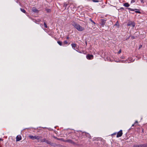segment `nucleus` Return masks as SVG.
<instances>
[{
    "instance_id": "obj_1",
    "label": "nucleus",
    "mask_w": 147,
    "mask_h": 147,
    "mask_svg": "<svg viewBox=\"0 0 147 147\" xmlns=\"http://www.w3.org/2000/svg\"><path fill=\"white\" fill-rule=\"evenodd\" d=\"M73 26L79 31H82L85 30L84 28L82 27L80 24L74 23Z\"/></svg>"
},
{
    "instance_id": "obj_2",
    "label": "nucleus",
    "mask_w": 147,
    "mask_h": 147,
    "mask_svg": "<svg viewBox=\"0 0 147 147\" xmlns=\"http://www.w3.org/2000/svg\"><path fill=\"white\" fill-rule=\"evenodd\" d=\"M29 137L30 138L33 140H34V139H37V140H38L40 138V137L37 136H29Z\"/></svg>"
},
{
    "instance_id": "obj_3",
    "label": "nucleus",
    "mask_w": 147,
    "mask_h": 147,
    "mask_svg": "<svg viewBox=\"0 0 147 147\" xmlns=\"http://www.w3.org/2000/svg\"><path fill=\"white\" fill-rule=\"evenodd\" d=\"M134 147H147V143L143 144L135 145L134 146Z\"/></svg>"
},
{
    "instance_id": "obj_4",
    "label": "nucleus",
    "mask_w": 147,
    "mask_h": 147,
    "mask_svg": "<svg viewBox=\"0 0 147 147\" xmlns=\"http://www.w3.org/2000/svg\"><path fill=\"white\" fill-rule=\"evenodd\" d=\"M127 25L128 26H132L133 28H134L135 26V24L134 22L129 21L128 22Z\"/></svg>"
},
{
    "instance_id": "obj_5",
    "label": "nucleus",
    "mask_w": 147,
    "mask_h": 147,
    "mask_svg": "<svg viewBox=\"0 0 147 147\" xmlns=\"http://www.w3.org/2000/svg\"><path fill=\"white\" fill-rule=\"evenodd\" d=\"M86 58L89 60H91L93 59L94 56L92 55L88 54L86 56Z\"/></svg>"
},
{
    "instance_id": "obj_6",
    "label": "nucleus",
    "mask_w": 147,
    "mask_h": 147,
    "mask_svg": "<svg viewBox=\"0 0 147 147\" xmlns=\"http://www.w3.org/2000/svg\"><path fill=\"white\" fill-rule=\"evenodd\" d=\"M123 134L122 131L121 130L117 133V137L119 138L121 137Z\"/></svg>"
},
{
    "instance_id": "obj_7",
    "label": "nucleus",
    "mask_w": 147,
    "mask_h": 147,
    "mask_svg": "<svg viewBox=\"0 0 147 147\" xmlns=\"http://www.w3.org/2000/svg\"><path fill=\"white\" fill-rule=\"evenodd\" d=\"M22 139V137L20 135H18L16 137V141H18L21 140Z\"/></svg>"
},
{
    "instance_id": "obj_8",
    "label": "nucleus",
    "mask_w": 147,
    "mask_h": 147,
    "mask_svg": "<svg viewBox=\"0 0 147 147\" xmlns=\"http://www.w3.org/2000/svg\"><path fill=\"white\" fill-rule=\"evenodd\" d=\"M106 23V20L104 19H102L101 20V25L103 26Z\"/></svg>"
},
{
    "instance_id": "obj_9",
    "label": "nucleus",
    "mask_w": 147,
    "mask_h": 147,
    "mask_svg": "<svg viewBox=\"0 0 147 147\" xmlns=\"http://www.w3.org/2000/svg\"><path fill=\"white\" fill-rule=\"evenodd\" d=\"M32 11L35 12H38V10L36 9V8L33 7L32 9Z\"/></svg>"
},
{
    "instance_id": "obj_10",
    "label": "nucleus",
    "mask_w": 147,
    "mask_h": 147,
    "mask_svg": "<svg viewBox=\"0 0 147 147\" xmlns=\"http://www.w3.org/2000/svg\"><path fill=\"white\" fill-rule=\"evenodd\" d=\"M123 5L125 7H128L129 6V4L127 3H126L124 4Z\"/></svg>"
},
{
    "instance_id": "obj_11",
    "label": "nucleus",
    "mask_w": 147,
    "mask_h": 147,
    "mask_svg": "<svg viewBox=\"0 0 147 147\" xmlns=\"http://www.w3.org/2000/svg\"><path fill=\"white\" fill-rule=\"evenodd\" d=\"M71 46L74 49H75L76 45L75 43H73L71 45Z\"/></svg>"
},
{
    "instance_id": "obj_12",
    "label": "nucleus",
    "mask_w": 147,
    "mask_h": 147,
    "mask_svg": "<svg viewBox=\"0 0 147 147\" xmlns=\"http://www.w3.org/2000/svg\"><path fill=\"white\" fill-rule=\"evenodd\" d=\"M20 10L22 12H23L24 13H26V11L24 9L20 8Z\"/></svg>"
},
{
    "instance_id": "obj_13",
    "label": "nucleus",
    "mask_w": 147,
    "mask_h": 147,
    "mask_svg": "<svg viewBox=\"0 0 147 147\" xmlns=\"http://www.w3.org/2000/svg\"><path fill=\"white\" fill-rule=\"evenodd\" d=\"M135 10H136L135 11V12L136 13H140V11L138 10L137 9H135Z\"/></svg>"
},
{
    "instance_id": "obj_14",
    "label": "nucleus",
    "mask_w": 147,
    "mask_h": 147,
    "mask_svg": "<svg viewBox=\"0 0 147 147\" xmlns=\"http://www.w3.org/2000/svg\"><path fill=\"white\" fill-rule=\"evenodd\" d=\"M138 123V122L137 121H136L134 123V124L132 125V126H134L135 125H136Z\"/></svg>"
},
{
    "instance_id": "obj_15",
    "label": "nucleus",
    "mask_w": 147,
    "mask_h": 147,
    "mask_svg": "<svg viewBox=\"0 0 147 147\" xmlns=\"http://www.w3.org/2000/svg\"><path fill=\"white\" fill-rule=\"evenodd\" d=\"M67 142L70 143H73V142L71 140H67Z\"/></svg>"
},
{
    "instance_id": "obj_16",
    "label": "nucleus",
    "mask_w": 147,
    "mask_h": 147,
    "mask_svg": "<svg viewBox=\"0 0 147 147\" xmlns=\"http://www.w3.org/2000/svg\"><path fill=\"white\" fill-rule=\"evenodd\" d=\"M57 43L60 45L61 46L62 45V43L61 41H57Z\"/></svg>"
},
{
    "instance_id": "obj_17",
    "label": "nucleus",
    "mask_w": 147,
    "mask_h": 147,
    "mask_svg": "<svg viewBox=\"0 0 147 147\" xmlns=\"http://www.w3.org/2000/svg\"><path fill=\"white\" fill-rule=\"evenodd\" d=\"M68 5V4H66V3H64L63 5V6L65 7V9L66 8L67 6Z\"/></svg>"
},
{
    "instance_id": "obj_18",
    "label": "nucleus",
    "mask_w": 147,
    "mask_h": 147,
    "mask_svg": "<svg viewBox=\"0 0 147 147\" xmlns=\"http://www.w3.org/2000/svg\"><path fill=\"white\" fill-rule=\"evenodd\" d=\"M127 9H128V10H129V11H134L135 10V9H131V8H127Z\"/></svg>"
},
{
    "instance_id": "obj_19",
    "label": "nucleus",
    "mask_w": 147,
    "mask_h": 147,
    "mask_svg": "<svg viewBox=\"0 0 147 147\" xmlns=\"http://www.w3.org/2000/svg\"><path fill=\"white\" fill-rule=\"evenodd\" d=\"M42 142H47V143H48V142L47 140H46L45 139H43V140H42Z\"/></svg>"
},
{
    "instance_id": "obj_20",
    "label": "nucleus",
    "mask_w": 147,
    "mask_h": 147,
    "mask_svg": "<svg viewBox=\"0 0 147 147\" xmlns=\"http://www.w3.org/2000/svg\"><path fill=\"white\" fill-rule=\"evenodd\" d=\"M92 1L94 2H98V1L97 0H92Z\"/></svg>"
},
{
    "instance_id": "obj_21",
    "label": "nucleus",
    "mask_w": 147,
    "mask_h": 147,
    "mask_svg": "<svg viewBox=\"0 0 147 147\" xmlns=\"http://www.w3.org/2000/svg\"><path fill=\"white\" fill-rule=\"evenodd\" d=\"M44 25L45 27V28H47V26L46 24L45 23H44Z\"/></svg>"
},
{
    "instance_id": "obj_22",
    "label": "nucleus",
    "mask_w": 147,
    "mask_h": 147,
    "mask_svg": "<svg viewBox=\"0 0 147 147\" xmlns=\"http://www.w3.org/2000/svg\"><path fill=\"white\" fill-rule=\"evenodd\" d=\"M64 43L65 44H67L68 43V42L66 41H65L64 42Z\"/></svg>"
},
{
    "instance_id": "obj_23",
    "label": "nucleus",
    "mask_w": 147,
    "mask_h": 147,
    "mask_svg": "<svg viewBox=\"0 0 147 147\" xmlns=\"http://www.w3.org/2000/svg\"><path fill=\"white\" fill-rule=\"evenodd\" d=\"M90 20L94 24H95V22H94L93 20H92V19H90Z\"/></svg>"
},
{
    "instance_id": "obj_24",
    "label": "nucleus",
    "mask_w": 147,
    "mask_h": 147,
    "mask_svg": "<svg viewBox=\"0 0 147 147\" xmlns=\"http://www.w3.org/2000/svg\"><path fill=\"white\" fill-rule=\"evenodd\" d=\"M121 49H120L118 51V53L120 54L121 53Z\"/></svg>"
},
{
    "instance_id": "obj_25",
    "label": "nucleus",
    "mask_w": 147,
    "mask_h": 147,
    "mask_svg": "<svg viewBox=\"0 0 147 147\" xmlns=\"http://www.w3.org/2000/svg\"><path fill=\"white\" fill-rule=\"evenodd\" d=\"M131 38H132L133 39H134L135 38V37L134 36H132L131 37Z\"/></svg>"
},
{
    "instance_id": "obj_26",
    "label": "nucleus",
    "mask_w": 147,
    "mask_h": 147,
    "mask_svg": "<svg viewBox=\"0 0 147 147\" xmlns=\"http://www.w3.org/2000/svg\"><path fill=\"white\" fill-rule=\"evenodd\" d=\"M120 9H122L124 10V8L123 7H121Z\"/></svg>"
},
{
    "instance_id": "obj_27",
    "label": "nucleus",
    "mask_w": 147,
    "mask_h": 147,
    "mask_svg": "<svg viewBox=\"0 0 147 147\" xmlns=\"http://www.w3.org/2000/svg\"><path fill=\"white\" fill-rule=\"evenodd\" d=\"M116 134V133H115L113 134L114 135H115Z\"/></svg>"
},
{
    "instance_id": "obj_28",
    "label": "nucleus",
    "mask_w": 147,
    "mask_h": 147,
    "mask_svg": "<svg viewBox=\"0 0 147 147\" xmlns=\"http://www.w3.org/2000/svg\"><path fill=\"white\" fill-rule=\"evenodd\" d=\"M2 140V139L0 138V141Z\"/></svg>"
}]
</instances>
